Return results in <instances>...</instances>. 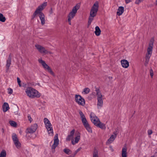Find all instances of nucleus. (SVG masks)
<instances>
[{
	"instance_id": "nucleus-22",
	"label": "nucleus",
	"mask_w": 157,
	"mask_h": 157,
	"mask_svg": "<svg viewBox=\"0 0 157 157\" xmlns=\"http://www.w3.org/2000/svg\"><path fill=\"white\" fill-rule=\"evenodd\" d=\"M95 91L96 92L97 99L102 98V95L101 94L99 89L98 88H96Z\"/></svg>"
},
{
	"instance_id": "nucleus-16",
	"label": "nucleus",
	"mask_w": 157,
	"mask_h": 157,
	"mask_svg": "<svg viewBox=\"0 0 157 157\" xmlns=\"http://www.w3.org/2000/svg\"><path fill=\"white\" fill-rule=\"evenodd\" d=\"M80 136L79 135H79H77L75 138V140L73 138H72L71 143L73 145H74L77 143L78 142L79 140H80Z\"/></svg>"
},
{
	"instance_id": "nucleus-39",
	"label": "nucleus",
	"mask_w": 157,
	"mask_h": 157,
	"mask_svg": "<svg viewBox=\"0 0 157 157\" xmlns=\"http://www.w3.org/2000/svg\"><path fill=\"white\" fill-rule=\"evenodd\" d=\"M17 83H18L19 86H21V81L20 80V78L18 77H17Z\"/></svg>"
},
{
	"instance_id": "nucleus-15",
	"label": "nucleus",
	"mask_w": 157,
	"mask_h": 157,
	"mask_svg": "<svg viewBox=\"0 0 157 157\" xmlns=\"http://www.w3.org/2000/svg\"><path fill=\"white\" fill-rule=\"evenodd\" d=\"M121 63L122 67L124 68H127L129 66V63L126 60H121Z\"/></svg>"
},
{
	"instance_id": "nucleus-19",
	"label": "nucleus",
	"mask_w": 157,
	"mask_h": 157,
	"mask_svg": "<svg viewBox=\"0 0 157 157\" xmlns=\"http://www.w3.org/2000/svg\"><path fill=\"white\" fill-rule=\"evenodd\" d=\"M124 8L122 6H120L119 7L117 11V14L118 16L121 15L124 12Z\"/></svg>"
},
{
	"instance_id": "nucleus-14",
	"label": "nucleus",
	"mask_w": 157,
	"mask_h": 157,
	"mask_svg": "<svg viewBox=\"0 0 157 157\" xmlns=\"http://www.w3.org/2000/svg\"><path fill=\"white\" fill-rule=\"evenodd\" d=\"M11 57L10 56V55L8 58L7 59L6 61V71L9 70V67L11 64Z\"/></svg>"
},
{
	"instance_id": "nucleus-26",
	"label": "nucleus",
	"mask_w": 157,
	"mask_h": 157,
	"mask_svg": "<svg viewBox=\"0 0 157 157\" xmlns=\"http://www.w3.org/2000/svg\"><path fill=\"white\" fill-rule=\"evenodd\" d=\"M6 151L5 150H3L0 153V157H6Z\"/></svg>"
},
{
	"instance_id": "nucleus-3",
	"label": "nucleus",
	"mask_w": 157,
	"mask_h": 157,
	"mask_svg": "<svg viewBox=\"0 0 157 157\" xmlns=\"http://www.w3.org/2000/svg\"><path fill=\"white\" fill-rule=\"evenodd\" d=\"M25 92L27 95L31 98H39L40 96V94L38 92L31 87H28Z\"/></svg>"
},
{
	"instance_id": "nucleus-4",
	"label": "nucleus",
	"mask_w": 157,
	"mask_h": 157,
	"mask_svg": "<svg viewBox=\"0 0 157 157\" xmlns=\"http://www.w3.org/2000/svg\"><path fill=\"white\" fill-rule=\"evenodd\" d=\"M38 61L42 65L45 70L50 73L52 75L54 76L55 75L50 67L45 63V61L41 59H39Z\"/></svg>"
},
{
	"instance_id": "nucleus-36",
	"label": "nucleus",
	"mask_w": 157,
	"mask_h": 157,
	"mask_svg": "<svg viewBox=\"0 0 157 157\" xmlns=\"http://www.w3.org/2000/svg\"><path fill=\"white\" fill-rule=\"evenodd\" d=\"M44 122L45 125L46 124H49V122H50V121L46 118H44Z\"/></svg>"
},
{
	"instance_id": "nucleus-35",
	"label": "nucleus",
	"mask_w": 157,
	"mask_h": 157,
	"mask_svg": "<svg viewBox=\"0 0 157 157\" xmlns=\"http://www.w3.org/2000/svg\"><path fill=\"white\" fill-rule=\"evenodd\" d=\"M46 127L47 130L48 129H50L51 128H52V124L50 122L45 125Z\"/></svg>"
},
{
	"instance_id": "nucleus-27",
	"label": "nucleus",
	"mask_w": 157,
	"mask_h": 157,
	"mask_svg": "<svg viewBox=\"0 0 157 157\" xmlns=\"http://www.w3.org/2000/svg\"><path fill=\"white\" fill-rule=\"evenodd\" d=\"M6 20L5 17H4L2 13H0V21L2 22H4Z\"/></svg>"
},
{
	"instance_id": "nucleus-48",
	"label": "nucleus",
	"mask_w": 157,
	"mask_h": 157,
	"mask_svg": "<svg viewBox=\"0 0 157 157\" xmlns=\"http://www.w3.org/2000/svg\"><path fill=\"white\" fill-rule=\"evenodd\" d=\"M2 133H4V129L3 128H2Z\"/></svg>"
},
{
	"instance_id": "nucleus-7",
	"label": "nucleus",
	"mask_w": 157,
	"mask_h": 157,
	"mask_svg": "<svg viewBox=\"0 0 157 157\" xmlns=\"http://www.w3.org/2000/svg\"><path fill=\"white\" fill-rule=\"evenodd\" d=\"M46 5L47 2H44L39 6L33 13V17H34L37 14H39V15L41 13H43L41 12V11L44 9Z\"/></svg>"
},
{
	"instance_id": "nucleus-17",
	"label": "nucleus",
	"mask_w": 157,
	"mask_h": 157,
	"mask_svg": "<svg viewBox=\"0 0 157 157\" xmlns=\"http://www.w3.org/2000/svg\"><path fill=\"white\" fill-rule=\"evenodd\" d=\"M39 17L40 20L41 24L42 25H44L45 22V16L43 13H41L39 15Z\"/></svg>"
},
{
	"instance_id": "nucleus-5",
	"label": "nucleus",
	"mask_w": 157,
	"mask_h": 157,
	"mask_svg": "<svg viewBox=\"0 0 157 157\" xmlns=\"http://www.w3.org/2000/svg\"><path fill=\"white\" fill-rule=\"evenodd\" d=\"M80 7V5L79 4H77L75 6H74L72 11L69 14L68 17V18L72 19L75 16L76 13L77 12V11L79 9Z\"/></svg>"
},
{
	"instance_id": "nucleus-13",
	"label": "nucleus",
	"mask_w": 157,
	"mask_h": 157,
	"mask_svg": "<svg viewBox=\"0 0 157 157\" xmlns=\"http://www.w3.org/2000/svg\"><path fill=\"white\" fill-rule=\"evenodd\" d=\"M117 133L116 132H114L113 134L110 137V138L108 140L107 142V143L108 144H110L112 143L115 139Z\"/></svg>"
},
{
	"instance_id": "nucleus-43",
	"label": "nucleus",
	"mask_w": 157,
	"mask_h": 157,
	"mask_svg": "<svg viewBox=\"0 0 157 157\" xmlns=\"http://www.w3.org/2000/svg\"><path fill=\"white\" fill-rule=\"evenodd\" d=\"M28 118L29 120L30 121V122L32 121L33 120L31 118L30 115V114L28 115Z\"/></svg>"
},
{
	"instance_id": "nucleus-11",
	"label": "nucleus",
	"mask_w": 157,
	"mask_h": 157,
	"mask_svg": "<svg viewBox=\"0 0 157 157\" xmlns=\"http://www.w3.org/2000/svg\"><path fill=\"white\" fill-rule=\"evenodd\" d=\"M37 128V125L36 124H35L32 125L30 127L27 129V133H33L36 130Z\"/></svg>"
},
{
	"instance_id": "nucleus-31",
	"label": "nucleus",
	"mask_w": 157,
	"mask_h": 157,
	"mask_svg": "<svg viewBox=\"0 0 157 157\" xmlns=\"http://www.w3.org/2000/svg\"><path fill=\"white\" fill-rule=\"evenodd\" d=\"M63 151L66 154L69 155L72 153L71 151L69 149L65 148L63 150Z\"/></svg>"
},
{
	"instance_id": "nucleus-10",
	"label": "nucleus",
	"mask_w": 157,
	"mask_h": 157,
	"mask_svg": "<svg viewBox=\"0 0 157 157\" xmlns=\"http://www.w3.org/2000/svg\"><path fill=\"white\" fill-rule=\"evenodd\" d=\"M90 116L91 122L96 126L100 121L99 119L94 114V113H91Z\"/></svg>"
},
{
	"instance_id": "nucleus-47",
	"label": "nucleus",
	"mask_w": 157,
	"mask_h": 157,
	"mask_svg": "<svg viewBox=\"0 0 157 157\" xmlns=\"http://www.w3.org/2000/svg\"><path fill=\"white\" fill-rule=\"evenodd\" d=\"M108 78L109 79H112V77L109 76V77Z\"/></svg>"
},
{
	"instance_id": "nucleus-20",
	"label": "nucleus",
	"mask_w": 157,
	"mask_h": 157,
	"mask_svg": "<svg viewBox=\"0 0 157 157\" xmlns=\"http://www.w3.org/2000/svg\"><path fill=\"white\" fill-rule=\"evenodd\" d=\"M98 100V103H97V106L98 108H101L102 105L103 103V101L102 98L97 99Z\"/></svg>"
},
{
	"instance_id": "nucleus-44",
	"label": "nucleus",
	"mask_w": 157,
	"mask_h": 157,
	"mask_svg": "<svg viewBox=\"0 0 157 157\" xmlns=\"http://www.w3.org/2000/svg\"><path fill=\"white\" fill-rule=\"evenodd\" d=\"M152 131L151 130H149L148 131V135H150L152 133Z\"/></svg>"
},
{
	"instance_id": "nucleus-25",
	"label": "nucleus",
	"mask_w": 157,
	"mask_h": 157,
	"mask_svg": "<svg viewBox=\"0 0 157 157\" xmlns=\"http://www.w3.org/2000/svg\"><path fill=\"white\" fill-rule=\"evenodd\" d=\"M82 121L84 127H86V126L89 125L86 119L82 120Z\"/></svg>"
},
{
	"instance_id": "nucleus-23",
	"label": "nucleus",
	"mask_w": 157,
	"mask_h": 157,
	"mask_svg": "<svg viewBox=\"0 0 157 157\" xmlns=\"http://www.w3.org/2000/svg\"><path fill=\"white\" fill-rule=\"evenodd\" d=\"M95 30L94 32V33L95 35L97 36H99L101 33V30L99 27L98 26H96L95 28Z\"/></svg>"
},
{
	"instance_id": "nucleus-24",
	"label": "nucleus",
	"mask_w": 157,
	"mask_h": 157,
	"mask_svg": "<svg viewBox=\"0 0 157 157\" xmlns=\"http://www.w3.org/2000/svg\"><path fill=\"white\" fill-rule=\"evenodd\" d=\"M96 126L102 129H105L106 128L105 124L101 122L100 121Z\"/></svg>"
},
{
	"instance_id": "nucleus-30",
	"label": "nucleus",
	"mask_w": 157,
	"mask_h": 157,
	"mask_svg": "<svg viewBox=\"0 0 157 157\" xmlns=\"http://www.w3.org/2000/svg\"><path fill=\"white\" fill-rule=\"evenodd\" d=\"M79 113L82 121L86 119L84 114L81 111H79Z\"/></svg>"
},
{
	"instance_id": "nucleus-38",
	"label": "nucleus",
	"mask_w": 157,
	"mask_h": 157,
	"mask_svg": "<svg viewBox=\"0 0 157 157\" xmlns=\"http://www.w3.org/2000/svg\"><path fill=\"white\" fill-rule=\"evenodd\" d=\"M150 74L151 78H152L154 75V72L151 69H150Z\"/></svg>"
},
{
	"instance_id": "nucleus-28",
	"label": "nucleus",
	"mask_w": 157,
	"mask_h": 157,
	"mask_svg": "<svg viewBox=\"0 0 157 157\" xmlns=\"http://www.w3.org/2000/svg\"><path fill=\"white\" fill-rule=\"evenodd\" d=\"M90 90L89 88L88 87L86 88L83 89L82 93L84 94H87L89 92Z\"/></svg>"
},
{
	"instance_id": "nucleus-37",
	"label": "nucleus",
	"mask_w": 157,
	"mask_h": 157,
	"mask_svg": "<svg viewBox=\"0 0 157 157\" xmlns=\"http://www.w3.org/2000/svg\"><path fill=\"white\" fill-rule=\"evenodd\" d=\"M75 130L74 129L72 130L70 132V134L69 135L72 138L73 137L75 133Z\"/></svg>"
},
{
	"instance_id": "nucleus-8",
	"label": "nucleus",
	"mask_w": 157,
	"mask_h": 157,
	"mask_svg": "<svg viewBox=\"0 0 157 157\" xmlns=\"http://www.w3.org/2000/svg\"><path fill=\"white\" fill-rule=\"evenodd\" d=\"M75 99L76 102L78 105L84 106L85 105V101L80 95H75Z\"/></svg>"
},
{
	"instance_id": "nucleus-21",
	"label": "nucleus",
	"mask_w": 157,
	"mask_h": 157,
	"mask_svg": "<svg viewBox=\"0 0 157 157\" xmlns=\"http://www.w3.org/2000/svg\"><path fill=\"white\" fill-rule=\"evenodd\" d=\"M2 108L3 112H6L9 108L8 104L6 102H5L3 105Z\"/></svg>"
},
{
	"instance_id": "nucleus-45",
	"label": "nucleus",
	"mask_w": 157,
	"mask_h": 157,
	"mask_svg": "<svg viewBox=\"0 0 157 157\" xmlns=\"http://www.w3.org/2000/svg\"><path fill=\"white\" fill-rule=\"evenodd\" d=\"M71 19H69L68 18V21L69 22V24L71 25Z\"/></svg>"
},
{
	"instance_id": "nucleus-1",
	"label": "nucleus",
	"mask_w": 157,
	"mask_h": 157,
	"mask_svg": "<svg viewBox=\"0 0 157 157\" xmlns=\"http://www.w3.org/2000/svg\"><path fill=\"white\" fill-rule=\"evenodd\" d=\"M98 3L97 2L94 3L92 6L90 10V16L88 19V27L90 25L91 22L94 19V17L96 16L97 12L98 10Z\"/></svg>"
},
{
	"instance_id": "nucleus-32",
	"label": "nucleus",
	"mask_w": 157,
	"mask_h": 157,
	"mask_svg": "<svg viewBox=\"0 0 157 157\" xmlns=\"http://www.w3.org/2000/svg\"><path fill=\"white\" fill-rule=\"evenodd\" d=\"M85 127L89 132L90 133H92V130L90 127V125L86 126Z\"/></svg>"
},
{
	"instance_id": "nucleus-33",
	"label": "nucleus",
	"mask_w": 157,
	"mask_h": 157,
	"mask_svg": "<svg viewBox=\"0 0 157 157\" xmlns=\"http://www.w3.org/2000/svg\"><path fill=\"white\" fill-rule=\"evenodd\" d=\"M47 130L49 135L51 136H52L53 134V128H51L50 129H48Z\"/></svg>"
},
{
	"instance_id": "nucleus-42",
	"label": "nucleus",
	"mask_w": 157,
	"mask_h": 157,
	"mask_svg": "<svg viewBox=\"0 0 157 157\" xmlns=\"http://www.w3.org/2000/svg\"><path fill=\"white\" fill-rule=\"evenodd\" d=\"M72 138L71 136H70L69 135H68L66 138V140L67 141H70L71 139Z\"/></svg>"
},
{
	"instance_id": "nucleus-2",
	"label": "nucleus",
	"mask_w": 157,
	"mask_h": 157,
	"mask_svg": "<svg viewBox=\"0 0 157 157\" xmlns=\"http://www.w3.org/2000/svg\"><path fill=\"white\" fill-rule=\"evenodd\" d=\"M154 41V39L152 38L150 40L149 47L147 49V53L146 55L145 60L144 62V65L146 66H147L149 62V59L151 55Z\"/></svg>"
},
{
	"instance_id": "nucleus-6",
	"label": "nucleus",
	"mask_w": 157,
	"mask_h": 157,
	"mask_svg": "<svg viewBox=\"0 0 157 157\" xmlns=\"http://www.w3.org/2000/svg\"><path fill=\"white\" fill-rule=\"evenodd\" d=\"M35 47L38 51L41 53L46 54H52V53L48 51L44 47L38 44L35 45Z\"/></svg>"
},
{
	"instance_id": "nucleus-34",
	"label": "nucleus",
	"mask_w": 157,
	"mask_h": 157,
	"mask_svg": "<svg viewBox=\"0 0 157 157\" xmlns=\"http://www.w3.org/2000/svg\"><path fill=\"white\" fill-rule=\"evenodd\" d=\"M81 149V147L79 148L78 149L75 151L74 152V154H72L71 156V157H74L76 155V154Z\"/></svg>"
},
{
	"instance_id": "nucleus-40",
	"label": "nucleus",
	"mask_w": 157,
	"mask_h": 157,
	"mask_svg": "<svg viewBox=\"0 0 157 157\" xmlns=\"http://www.w3.org/2000/svg\"><path fill=\"white\" fill-rule=\"evenodd\" d=\"M13 92V90L12 89H11L10 88H9L8 89V94H11Z\"/></svg>"
},
{
	"instance_id": "nucleus-9",
	"label": "nucleus",
	"mask_w": 157,
	"mask_h": 157,
	"mask_svg": "<svg viewBox=\"0 0 157 157\" xmlns=\"http://www.w3.org/2000/svg\"><path fill=\"white\" fill-rule=\"evenodd\" d=\"M12 139L16 147L17 148H20L21 147V144L19 141L17 135L15 133H13L12 135Z\"/></svg>"
},
{
	"instance_id": "nucleus-29",
	"label": "nucleus",
	"mask_w": 157,
	"mask_h": 157,
	"mask_svg": "<svg viewBox=\"0 0 157 157\" xmlns=\"http://www.w3.org/2000/svg\"><path fill=\"white\" fill-rule=\"evenodd\" d=\"M9 123L12 126L15 127L17 126V124L16 123L13 121H9Z\"/></svg>"
},
{
	"instance_id": "nucleus-41",
	"label": "nucleus",
	"mask_w": 157,
	"mask_h": 157,
	"mask_svg": "<svg viewBox=\"0 0 157 157\" xmlns=\"http://www.w3.org/2000/svg\"><path fill=\"white\" fill-rule=\"evenodd\" d=\"M93 157H98L97 152L95 151L94 152L93 154Z\"/></svg>"
},
{
	"instance_id": "nucleus-49",
	"label": "nucleus",
	"mask_w": 157,
	"mask_h": 157,
	"mask_svg": "<svg viewBox=\"0 0 157 157\" xmlns=\"http://www.w3.org/2000/svg\"><path fill=\"white\" fill-rule=\"evenodd\" d=\"M151 157H154V156H151Z\"/></svg>"
},
{
	"instance_id": "nucleus-12",
	"label": "nucleus",
	"mask_w": 157,
	"mask_h": 157,
	"mask_svg": "<svg viewBox=\"0 0 157 157\" xmlns=\"http://www.w3.org/2000/svg\"><path fill=\"white\" fill-rule=\"evenodd\" d=\"M58 134H56L54 137V144L52 146V149H55L59 144V140L58 138Z\"/></svg>"
},
{
	"instance_id": "nucleus-18",
	"label": "nucleus",
	"mask_w": 157,
	"mask_h": 157,
	"mask_svg": "<svg viewBox=\"0 0 157 157\" xmlns=\"http://www.w3.org/2000/svg\"><path fill=\"white\" fill-rule=\"evenodd\" d=\"M127 148L126 146H124L122 148V157H127V152L126 151Z\"/></svg>"
},
{
	"instance_id": "nucleus-46",
	"label": "nucleus",
	"mask_w": 157,
	"mask_h": 157,
	"mask_svg": "<svg viewBox=\"0 0 157 157\" xmlns=\"http://www.w3.org/2000/svg\"><path fill=\"white\" fill-rule=\"evenodd\" d=\"M125 2L126 3H128L132 1V0H125Z\"/></svg>"
}]
</instances>
